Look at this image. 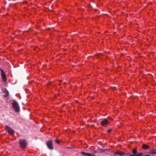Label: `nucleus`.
<instances>
[{
  "label": "nucleus",
  "mask_w": 156,
  "mask_h": 156,
  "mask_svg": "<svg viewBox=\"0 0 156 156\" xmlns=\"http://www.w3.org/2000/svg\"><path fill=\"white\" fill-rule=\"evenodd\" d=\"M15 111L18 112L20 111V107L18 103L15 100H11L10 101Z\"/></svg>",
  "instance_id": "f257e3e1"
},
{
  "label": "nucleus",
  "mask_w": 156,
  "mask_h": 156,
  "mask_svg": "<svg viewBox=\"0 0 156 156\" xmlns=\"http://www.w3.org/2000/svg\"><path fill=\"white\" fill-rule=\"evenodd\" d=\"M19 144L22 149L25 148L27 144L26 140L23 139H22L20 140Z\"/></svg>",
  "instance_id": "f03ea898"
},
{
  "label": "nucleus",
  "mask_w": 156,
  "mask_h": 156,
  "mask_svg": "<svg viewBox=\"0 0 156 156\" xmlns=\"http://www.w3.org/2000/svg\"><path fill=\"white\" fill-rule=\"evenodd\" d=\"M47 147L50 150H52L53 149V142L51 140H49L47 142Z\"/></svg>",
  "instance_id": "7ed1b4c3"
},
{
  "label": "nucleus",
  "mask_w": 156,
  "mask_h": 156,
  "mask_svg": "<svg viewBox=\"0 0 156 156\" xmlns=\"http://www.w3.org/2000/svg\"><path fill=\"white\" fill-rule=\"evenodd\" d=\"M101 124L102 126L106 127L108 125V121L107 119H104L101 121Z\"/></svg>",
  "instance_id": "20e7f679"
},
{
  "label": "nucleus",
  "mask_w": 156,
  "mask_h": 156,
  "mask_svg": "<svg viewBox=\"0 0 156 156\" xmlns=\"http://www.w3.org/2000/svg\"><path fill=\"white\" fill-rule=\"evenodd\" d=\"M0 70L1 72L2 77L3 80L5 82L7 80V79L5 73L1 69H0Z\"/></svg>",
  "instance_id": "39448f33"
},
{
  "label": "nucleus",
  "mask_w": 156,
  "mask_h": 156,
  "mask_svg": "<svg viewBox=\"0 0 156 156\" xmlns=\"http://www.w3.org/2000/svg\"><path fill=\"white\" fill-rule=\"evenodd\" d=\"M5 129L10 134H12L13 133V130L12 129L8 126H5Z\"/></svg>",
  "instance_id": "423d86ee"
},
{
  "label": "nucleus",
  "mask_w": 156,
  "mask_h": 156,
  "mask_svg": "<svg viewBox=\"0 0 156 156\" xmlns=\"http://www.w3.org/2000/svg\"><path fill=\"white\" fill-rule=\"evenodd\" d=\"M9 92L7 91H5L3 93V96L5 97H6L8 96Z\"/></svg>",
  "instance_id": "0eeeda50"
},
{
  "label": "nucleus",
  "mask_w": 156,
  "mask_h": 156,
  "mask_svg": "<svg viewBox=\"0 0 156 156\" xmlns=\"http://www.w3.org/2000/svg\"><path fill=\"white\" fill-rule=\"evenodd\" d=\"M149 146L146 144H144L142 146V147L144 149L147 150L149 148Z\"/></svg>",
  "instance_id": "6e6552de"
},
{
  "label": "nucleus",
  "mask_w": 156,
  "mask_h": 156,
  "mask_svg": "<svg viewBox=\"0 0 156 156\" xmlns=\"http://www.w3.org/2000/svg\"><path fill=\"white\" fill-rule=\"evenodd\" d=\"M148 153L151 154H156V149L151 151V152H148Z\"/></svg>",
  "instance_id": "1a4fd4ad"
},
{
  "label": "nucleus",
  "mask_w": 156,
  "mask_h": 156,
  "mask_svg": "<svg viewBox=\"0 0 156 156\" xmlns=\"http://www.w3.org/2000/svg\"><path fill=\"white\" fill-rule=\"evenodd\" d=\"M132 154H136L137 153V150L136 149H134L132 151Z\"/></svg>",
  "instance_id": "9d476101"
},
{
  "label": "nucleus",
  "mask_w": 156,
  "mask_h": 156,
  "mask_svg": "<svg viewBox=\"0 0 156 156\" xmlns=\"http://www.w3.org/2000/svg\"><path fill=\"white\" fill-rule=\"evenodd\" d=\"M143 154V153H140L135 154V156H142Z\"/></svg>",
  "instance_id": "9b49d317"
},
{
  "label": "nucleus",
  "mask_w": 156,
  "mask_h": 156,
  "mask_svg": "<svg viewBox=\"0 0 156 156\" xmlns=\"http://www.w3.org/2000/svg\"><path fill=\"white\" fill-rule=\"evenodd\" d=\"M125 154V153L123 152L119 151L118 155H119L120 156H122V155H124Z\"/></svg>",
  "instance_id": "f8f14e48"
},
{
  "label": "nucleus",
  "mask_w": 156,
  "mask_h": 156,
  "mask_svg": "<svg viewBox=\"0 0 156 156\" xmlns=\"http://www.w3.org/2000/svg\"><path fill=\"white\" fill-rule=\"evenodd\" d=\"M81 154L83 155L87 156V153L85 152L84 151H82L81 152Z\"/></svg>",
  "instance_id": "ddd939ff"
},
{
  "label": "nucleus",
  "mask_w": 156,
  "mask_h": 156,
  "mask_svg": "<svg viewBox=\"0 0 156 156\" xmlns=\"http://www.w3.org/2000/svg\"><path fill=\"white\" fill-rule=\"evenodd\" d=\"M128 154L129 155V156H135V154H133L131 153H128Z\"/></svg>",
  "instance_id": "4468645a"
},
{
  "label": "nucleus",
  "mask_w": 156,
  "mask_h": 156,
  "mask_svg": "<svg viewBox=\"0 0 156 156\" xmlns=\"http://www.w3.org/2000/svg\"><path fill=\"white\" fill-rule=\"evenodd\" d=\"M87 156H93V154L87 153Z\"/></svg>",
  "instance_id": "2eb2a0df"
},
{
  "label": "nucleus",
  "mask_w": 156,
  "mask_h": 156,
  "mask_svg": "<svg viewBox=\"0 0 156 156\" xmlns=\"http://www.w3.org/2000/svg\"><path fill=\"white\" fill-rule=\"evenodd\" d=\"M55 142L57 144H59V143L60 142V141L58 140H55Z\"/></svg>",
  "instance_id": "dca6fc26"
},
{
  "label": "nucleus",
  "mask_w": 156,
  "mask_h": 156,
  "mask_svg": "<svg viewBox=\"0 0 156 156\" xmlns=\"http://www.w3.org/2000/svg\"><path fill=\"white\" fill-rule=\"evenodd\" d=\"M118 153H119V151H116L114 153V155H116L117 154H118Z\"/></svg>",
  "instance_id": "f3484780"
},
{
  "label": "nucleus",
  "mask_w": 156,
  "mask_h": 156,
  "mask_svg": "<svg viewBox=\"0 0 156 156\" xmlns=\"http://www.w3.org/2000/svg\"><path fill=\"white\" fill-rule=\"evenodd\" d=\"M111 129H109L108 130L107 132L108 133H110L111 132Z\"/></svg>",
  "instance_id": "a211bd4d"
},
{
  "label": "nucleus",
  "mask_w": 156,
  "mask_h": 156,
  "mask_svg": "<svg viewBox=\"0 0 156 156\" xmlns=\"http://www.w3.org/2000/svg\"><path fill=\"white\" fill-rule=\"evenodd\" d=\"M144 156H150L149 155H144Z\"/></svg>",
  "instance_id": "6ab92c4d"
},
{
  "label": "nucleus",
  "mask_w": 156,
  "mask_h": 156,
  "mask_svg": "<svg viewBox=\"0 0 156 156\" xmlns=\"http://www.w3.org/2000/svg\"><path fill=\"white\" fill-rule=\"evenodd\" d=\"M65 83L66 84H67V83Z\"/></svg>",
  "instance_id": "aec40b11"
}]
</instances>
